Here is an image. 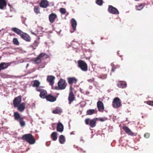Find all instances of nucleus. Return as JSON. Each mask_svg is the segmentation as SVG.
<instances>
[{
  "mask_svg": "<svg viewBox=\"0 0 153 153\" xmlns=\"http://www.w3.org/2000/svg\"><path fill=\"white\" fill-rule=\"evenodd\" d=\"M45 98L47 101L51 102H53L56 100V97L50 94L47 95Z\"/></svg>",
  "mask_w": 153,
  "mask_h": 153,
  "instance_id": "a211bd4d",
  "label": "nucleus"
},
{
  "mask_svg": "<svg viewBox=\"0 0 153 153\" xmlns=\"http://www.w3.org/2000/svg\"><path fill=\"white\" fill-rule=\"evenodd\" d=\"M11 30L19 35L21 38L27 42H30L31 40L30 37L27 33L23 32L20 29L16 27L12 28Z\"/></svg>",
  "mask_w": 153,
  "mask_h": 153,
  "instance_id": "f257e3e1",
  "label": "nucleus"
},
{
  "mask_svg": "<svg viewBox=\"0 0 153 153\" xmlns=\"http://www.w3.org/2000/svg\"><path fill=\"white\" fill-rule=\"evenodd\" d=\"M13 116L15 120L18 121L21 126H24L25 125V123L24 120L23 118L22 117L18 112H15L14 113Z\"/></svg>",
  "mask_w": 153,
  "mask_h": 153,
  "instance_id": "7ed1b4c3",
  "label": "nucleus"
},
{
  "mask_svg": "<svg viewBox=\"0 0 153 153\" xmlns=\"http://www.w3.org/2000/svg\"><path fill=\"white\" fill-rule=\"evenodd\" d=\"M40 84V82L38 80H35L33 81V84L32 86L33 87L36 88L39 87Z\"/></svg>",
  "mask_w": 153,
  "mask_h": 153,
  "instance_id": "c756f323",
  "label": "nucleus"
},
{
  "mask_svg": "<svg viewBox=\"0 0 153 153\" xmlns=\"http://www.w3.org/2000/svg\"><path fill=\"white\" fill-rule=\"evenodd\" d=\"M101 40H102V39H103V38H102V37L101 38Z\"/></svg>",
  "mask_w": 153,
  "mask_h": 153,
  "instance_id": "c03bdc74",
  "label": "nucleus"
},
{
  "mask_svg": "<svg viewBox=\"0 0 153 153\" xmlns=\"http://www.w3.org/2000/svg\"><path fill=\"white\" fill-rule=\"evenodd\" d=\"M99 120L100 121L102 122H103V121H105V120H107V118H100L99 119Z\"/></svg>",
  "mask_w": 153,
  "mask_h": 153,
  "instance_id": "a19ab883",
  "label": "nucleus"
},
{
  "mask_svg": "<svg viewBox=\"0 0 153 153\" xmlns=\"http://www.w3.org/2000/svg\"><path fill=\"white\" fill-rule=\"evenodd\" d=\"M8 63L1 62L0 64V71L2 69L7 68L9 66Z\"/></svg>",
  "mask_w": 153,
  "mask_h": 153,
  "instance_id": "5701e85b",
  "label": "nucleus"
},
{
  "mask_svg": "<svg viewBox=\"0 0 153 153\" xmlns=\"http://www.w3.org/2000/svg\"><path fill=\"white\" fill-rule=\"evenodd\" d=\"M97 106L98 111L101 112H103L104 109V107L102 102L101 101H98L97 103Z\"/></svg>",
  "mask_w": 153,
  "mask_h": 153,
  "instance_id": "9b49d317",
  "label": "nucleus"
},
{
  "mask_svg": "<svg viewBox=\"0 0 153 153\" xmlns=\"http://www.w3.org/2000/svg\"><path fill=\"white\" fill-rule=\"evenodd\" d=\"M70 91H72L73 90V88L72 85H71L70 88Z\"/></svg>",
  "mask_w": 153,
  "mask_h": 153,
  "instance_id": "37998d69",
  "label": "nucleus"
},
{
  "mask_svg": "<svg viewBox=\"0 0 153 153\" xmlns=\"http://www.w3.org/2000/svg\"><path fill=\"white\" fill-rule=\"evenodd\" d=\"M49 5L48 2L47 0H42L39 3L40 7L43 8H46Z\"/></svg>",
  "mask_w": 153,
  "mask_h": 153,
  "instance_id": "2eb2a0df",
  "label": "nucleus"
},
{
  "mask_svg": "<svg viewBox=\"0 0 153 153\" xmlns=\"http://www.w3.org/2000/svg\"><path fill=\"white\" fill-rule=\"evenodd\" d=\"M117 86L120 88H125L127 87V84L125 82L120 81L118 83Z\"/></svg>",
  "mask_w": 153,
  "mask_h": 153,
  "instance_id": "6ab92c4d",
  "label": "nucleus"
},
{
  "mask_svg": "<svg viewBox=\"0 0 153 153\" xmlns=\"http://www.w3.org/2000/svg\"><path fill=\"white\" fill-rule=\"evenodd\" d=\"M59 11L60 13L62 14H64L65 13L66 11L65 9L62 8L60 9Z\"/></svg>",
  "mask_w": 153,
  "mask_h": 153,
  "instance_id": "e433bc0d",
  "label": "nucleus"
},
{
  "mask_svg": "<svg viewBox=\"0 0 153 153\" xmlns=\"http://www.w3.org/2000/svg\"><path fill=\"white\" fill-rule=\"evenodd\" d=\"M97 111L95 109H89L88 110L86 111V114L88 115H91L93 114L97 113Z\"/></svg>",
  "mask_w": 153,
  "mask_h": 153,
  "instance_id": "393cba45",
  "label": "nucleus"
},
{
  "mask_svg": "<svg viewBox=\"0 0 153 153\" xmlns=\"http://www.w3.org/2000/svg\"><path fill=\"white\" fill-rule=\"evenodd\" d=\"M150 136V134L148 133H145L144 134V137L146 138H148Z\"/></svg>",
  "mask_w": 153,
  "mask_h": 153,
  "instance_id": "79ce46f5",
  "label": "nucleus"
},
{
  "mask_svg": "<svg viewBox=\"0 0 153 153\" xmlns=\"http://www.w3.org/2000/svg\"><path fill=\"white\" fill-rule=\"evenodd\" d=\"M120 67V66L119 65H112L111 71L114 72L116 69L119 68Z\"/></svg>",
  "mask_w": 153,
  "mask_h": 153,
  "instance_id": "72a5a7b5",
  "label": "nucleus"
},
{
  "mask_svg": "<svg viewBox=\"0 0 153 153\" xmlns=\"http://www.w3.org/2000/svg\"><path fill=\"white\" fill-rule=\"evenodd\" d=\"M34 12L38 14L40 13L39 7V6H35L34 8Z\"/></svg>",
  "mask_w": 153,
  "mask_h": 153,
  "instance_id": "2f4dec72",
  "label": "nucleus"
},
{
  "mask_svg": "<svg viewBox=\"0 0 153 153\" xmlns=\"http://www.w3.org/2000/svg\"><path fill=\"white\" fill-rule=\"evenodd\" d=\"M7 2L5 0H0V9H3L4 7H6Z\"/></svg>",
  "mask_w": 153,
  "mask_h": 153,
  "instance_id": "4be33fe9",
  "label": "nucleus"
},
{
  "mask_svg": "<svg viewBox=\"0 0 153 153\" xmlns=\"http://www.w3.org/2000/svg\"><path fill=\"white\" fill-rule=\"evenodd\" d=\"M25 104L24 102H22L18 106L16 107L17 108L18 110L20 112H22L23 111L25 108Z\"/></svg>",
  "mask_w": 153,
  "mask_h": 153,
  "instance_id": "f3484780",
  "label": "nucleus"
},
{
  "mask_svg": "<svg viewBox=\"0 0 153 153\" xmlns=\"http://www.w3.org/2000/svg\"><path fill=\"white\" fill-rule=\"evenodd\" d=\"M107 77V75H102L100 76V78L102 79H105Z\"/></svg>",
  "mask_w": 153,
  "mask_h": 153,
  "instance_id": "58836bf2",
  "label": "nucleus"
},
{
  "mask_svg": "<svg viewBox=\"0 0 153 153\" xmlns=\"http://www.w3.org/2000/svg\"><path fill=\"white\" fill-rule=\"evenodd\" d=\"M57 16L56 14L52 13L49 16V20L51 23H53Z\"/></svg>",
  "mask_w": 153,
  "mask_h": 153,
  "instance_id": "aec40b11",
  "label": "nucleus"
},
{
  "mask_svg": "<svg viewBox=\"0 0 153 153\" xmlns=\"http://www.w3.org/2000/svg\"><path fill=\"white\" fill-rule=\"evenodd\" d=\"M67 85L65 80L61 79L58 82V86L55 87V89L58 90H63L65 88Z\"/></svg>",
  "mask_w": 153,
  "mask_h": 153,
  "instance_id": "20e7f679",
  "label": "nucleus"
},
{
  "mask_svg": "<svg viewBox=\"0 0 153 153\" xmlns=\"http://www.w3.org/2000/svg\"><path fill=\"white\" fill-rule=\"evenodd\" d=\"M22 101V96H19L18 97H15L13 101V104L14 107H16L18 106L20 104Z\"/></svg>",
  "mask_w": 153,
  "mask_h": 153,
  "instance_id": "1a4fd4ad",
  "label": "nucleus"
},
{
  "mask_svg": "<svg viewBox=\"0 0 153 153\" xmlns=\"http://www.w3.org/2000/svg\"><path fill=\"white\" fill-rule=\"evenodd\" d=\"M112 105L113 108H117L120 107L121 105V101L118 97L115 98L113 100Z\"/></svg>",
  "mask_w": 153,
  "mask_h": 153,
  "instance_id": "0eeeda50",
  "label": "nucleus"
},
{
  "mask_svg": "<svg viewBox=\"0 0 153 153\" xmlns=\"http://www.w3.org/2000/svg\"><path fill=\"white\" fill-rule=\"evenodd\" d=\"M56 130L57 131L62 132L63 130V126L61 123H58L56 127Z\"/></svg>",
  "mask_w": 153,
  "mask_h": 153,
  "instance_id": "412c9836",
  "label": "nucleus"
},
{
  "mask_svg": "<svg viewBox=\"0 0 153 153\" xmlns=\"http://www.w3.org/2000/svg\"><path fill=\"white\" fill-rule=\"evenodd\" d=\"M123 129L125 131V132L128 135L131 136H134V133L132 132L131 130L127 126H123Z\"/></svg>",
  "mask_w": 153,
  "mask_h": 153,
  "instance_id": "dca6fc26",
  "label": "nucleus"
},
{
  "mask_svg": "<svg viewBox=\"0 0 153 153\" xmlns=\"http://www.w3.org/2000/svg\"><path fill=\"white\" fill-rule=\"evenodd\" d=\"M96 2L97 4L101 6L102 4L103 1L102 0H97Z\"/></svg>",
  "mask_w": 153,
  "mask_h": 153,
  "instance_id": "c9c22d12",
  "label": "nucleus"
},
{
  "mask_svg": "<svg viewBox=\"0 0 153 153\" xmlns=\"http://www.w3.org/2000/svg\"><path fill=\"white\" fill-rule=\"evenodd\" d=\"M51 137L53 140H56L57 139V133L56 132H53L51 135Z\"/></svg>",
  "mask_w": 153,
  "mask_h": 153,
  "instance_id": "c85d7f7f",
  "label": "nucleus"
},
{
  "mask_svg": "<svg viewBox=\"0 0 153 153\" xmlns=\"http://www.w3.org/2000/svg\"><path fill=\"white\" fill-rule=\"evenodd\" d=\"M22 139L26 141L29 143L31 144H34L35 140L34 137L31 134H28L23 135Z\"/></svg>",
  "mask_w": 153,
  "mask_h": 153,
  "instance_id": "f03ea898",
  "label": "nucleus"
},
{
  "mask_svg": "<svg viewBox=\"0 0 153 153\" xmlns=\"http://www.w3.org/2000/svg\"><path fill=\"white\" fill-rule=\"evenodd\" d=\"M78 66L79 68L84 71H86L88 70V66L87 63L82 60L78 61Z\"/></svg>",
  "mask_w": 153,
  "mask_h": 153,
  "instance_id": "423d86ee",
  "label": "nucleus"
},
{
  "mask_svg": "<svg viewBox=\"0 0 153 153\" xmlns=\"http://www.w3.org/2000/svg\"><path fill=\"white\" fill-rule=\"evenodd\" d=\"M108 11L109 13L112 14H118L119 13L118 10L111 5L108 6Z\"/></svg>",
  "mask_w": 153,
  "mask_h": 153,
  "instance_id": "6e6552de",
  "label": "nucleus"
},
{
  "mask_svg": "<svg viewBox=\"0 0 153 153\" xmlns=\"http://www.w3.org/2000/svg\"><path fill=\"white\" fill-rule=\"evenodd\" d=\"M68 84L72 85L73 84H76L77 82V79L74 77H68L67 79Z\"/></svg>",
  "mask_w": 153,
  "mask_h": 153,
  "instance_id": "4468645a",
  "label": "nucleus"
},
{
  "mask_svg": "<svg viewBox=\"0 0 153 153\" xmlns=\"http://www.w3.org/2000/svg\"><path fill=\"white\" fill-rule=\"evenodd\" d=\"M71 23L72 27L73 30H75L77 24L75 20L74 19H71Z\"/></svg>",
  "mask_w": 153,
  "mask_h": 153,
  "instance_id": "a878e982",
  "label": "nucleus"
},
{
  "mask_svg": "<svg viewBox=\"0 0 153 153\" xmlns=\"http://www.w3.org/2000/svg\"><path fill=\"white\" fill-rule=\"evenodd\" d=\"M44 89H41V88L40 87H39V86L36 88V90L40 92V93Z\"/></svg>",
  "mask_w": 153,
  "mask_h": 153,
  "instance_id": "ea45409f",
  "label": "nucleus"
},
{
  "mask_svg": "<svg viewBox=\"0 0 153 153\" xmlns=\"http://www.w3.org/2000/svg\"><path fill=\"white\" fill-rule=\"evenodd\" d=\"M55 77L52 75H48L47 76V81L49 83L50 85L52 86L54 82V80Z\"/></svg>",
  "mask_w": 153,
  "mask_h": 153,
  "instance_id": "9d476101",
  "label": "nucleus"
},
{
  "mask_svg": "<svg viewBox=\"0 0 153 153\" xmlns=\"http://www.w3.org/2000/svg\"><path fill=\"white\" fill-rule=\"evenodd\" d=\"M75 98V96L73 93V91H70L68 97L69 104H70L74 101Z\"/></svg>",
  "mask_w": 153,
  "mask_h": 153,
  "instance_id": "f8f14e48",
  "label": "nucleus"
},
{
  "mask_svg": "<svg viewBox=\"0 0 153 153\" xmlns=\"http://www.w3.org/2000/svg\"><path fill=\"white\" fill-rule=\"evenodd\" d=\"M146 103L148 104V105H151V106H153V101H146Z\"/></svg>",
  "mask_w": 153,
  "mask_h": 153,
  "instance_id": "4c0bfd02",
  "label": "nucleus"
},
{
  "mask_svg": "<svg viewBox=\"0 0 153 153\" xmlns=\"http://www.w3.org/2000/svg\"><path fill=\"white\" fill-rule=\"evenodd\" d=\"M59 141L60 143L63 144L65 141V137L62 135L59 136Z\"/></svg>",
  "mask_w": 153,
  "mask_h": 153,
  "instance_id": "cd10ccee",
  "label": "nucleus"
},
{
  "mask_svg": "<svg viewBox=\"0 0 153 153\" xmlns=\"http://www.w3.org/2000/svg\"><path fill=\"white\" fill-rule=\"evenodd\" d=\"M62 112V109L59 108H56L52 111L53 113L54 114H61Z\"/></svg>",
  "mask_w": 153,
  "mask_h": 153,
  "instance_id": "7c9ffc66",
  "label": "nucleus"
},
{
  "mask_svg": "<svg viewBox=\"0 0 153 153\" xmlns=\"http://www.w3.org/2000/svg\"><path fill=\"white\" fill-rule=\"evenodd\" d=\"M83 152H85V151H83Z\"/></svg>",
  "mask_w": 153,
  "mask_h": 153,
  "instance_id": "a18cd8bd",
  "label": "nucleus"
},
{
  "mask_svg": "<svg viewBox=\"0 0 153 153\" xmlns=\"http://www.w3.org/2000/svg\"><path fill=\"white\" fill-rule=\"evenodd\" d=\"M144 4H140L136 6V9L137 10H141L144 7Z\"/></svg>",
  "mask_w": 153,
  "mask_h": 153,
  "instance_id": "473e14b6",
  "label": "nucleus"
},
{
  "mask_svg": "<svg viewBox=\"0 0 153 153\" xmlns=\"http://www.w3.org/2000/svg\"><path fill=\"white\" fill-rule=\"evenodd\" d=\"M47 92L45 90H43L39 94L40 97L43 99H45L47 96Z\"/></svg>",
  "mask_w": 153,
  "mask_h": 153,
  "instance_id": "b1692460",
  "label": "nucleus"
},
{
  "mask_svg": "<svg viewBox=\"0 0 153 153\" xmlns=\"http://www.w3.org/2000/svg\"><path fill=\"white\" fill-rule=\"evenodd\" d=\"M46 55V54L44 53H40L38 57L34 59V62L36 64L40 63L41 61V59Z\"/></svg>",
  "mask_w": 153,
  "mask_h": 153,
  "instance_id": "ddd939ff",
  "label": "nucleus"
},
{
  "mask_svg": "<svg viewBox=\"0 0 153 153\" xmlns=\"http://www.w3.org/2000/svg\"><path fill=\"white\" fill-rule=\"evenodd\" d=\"M97 119V118H94L92 119L87 118L85 120V123L86 125H88L91 127L93 128L96 126Z\"/></svg>",
  "mask_w": 153,
  "mask_h": 153,
  "instance_id": "39448f33",
  "label": "nucleus"
},
{
  "mask_svg": "<svg viewBox=\"0 0 153 153\" xmlns=\"http://www.w3.org/2000/svg\"><path fill=\"white\" fill-rule=\"evenodd\" d=\"M39 43L38 41H35L30 46V47L32 48L33 50H35L36 49Z\"/></svg>",
  "mask_w": 153,
  "mask_h": 153,
  "instance_id": "bb28decb",
  "label": "nucleus"
},
{
  "mask_svg": "<svg viewBox=\"0 0 153 153\" xmlns=\"http://www.w3.org/2000/svg\"><path fill=\"white\" fill-rule=\"evenodd\" d=\"M13 44L15 45H19V42L17 39L16 38H14L13 39Z\"/></svg>",
  "mask_w": 153,
  "mask_h": 153,
  "instance_id": "f704fd0d",
  "label": "nucleus"
}]
</instances>
